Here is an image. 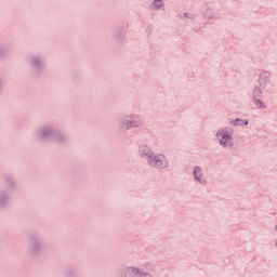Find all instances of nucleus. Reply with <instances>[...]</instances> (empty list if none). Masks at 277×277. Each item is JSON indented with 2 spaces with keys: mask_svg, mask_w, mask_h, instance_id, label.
Segmentation results:
<instances>
[{
  "mask_svg": "<svg viewBox=\"0 0 277 277\" xmlns=\"http://www.w3.org/2000/svg\"><path fill=\"white\" fill-rule=\"evenodd\" d=\"M154 5L156 8H161V0H155Z\"/></svg>",
  "mask_w": 277,
  "mask_h": 277,
  "instance_id": "obj_5",
  "label": "nucleus"
},
{
  "mask_svg": "<svg viewBox=\"0 0 277 277\" xmlns=\"http://www.w3.org/2000/svg\"><path fill=\"white\" fill-rule=\"evenodd\" d=\"M128 274L130 277H146V275L143 273H140V269L137 268H130L128 271Z\"/></svg>",
  "mask_w": 277,
  "mask_h": 277,
  "instance_id": "obj_3",
  "label": "nucleus"
},
{
  "mask_svg": "<svg viewBox=\"0 0 277 277\" xmlns=\"http://www.w3.org/2000/svg\"><path fill=\"white\" fill-rule=\"evenodd\" d=\"M242 124L245 126L248 124V120L242 121Z\"/></svg>",
  "mask_w": 277,
  "mask_h": 277,
  "instance_id": "obj_7",
  "label": "nucleus"
},
{
  "mask_svg": "<svg viewBox=\"0 0 277 277\" xmlns=\"http://www.w3.org/2000/svg\"><path fill=\"white\" fill-rule=\"evenodd\" d=\"M147 161L148 163L155 166L156 168H166V166H168L166 159H159V157L157 156H149Z\"/></svg>",
  "mask_w": 277,
  "mask_h": 277,
  "instance_id": "obj_2",
  "label": "nucleus"
},
{
  "mask_svg": "<svg viewBox=\"0 0 277 277\" xmlns=\"http://www.w3.org/2000/svg\"><path fill=\"white\" fill-rule=\"evenodd\" d=\"M194 174H195V179H196L197 181H200V177L198 176V174H200V169H199L198 167L195 168Z\"/></svg>",
  "mask_w": 277,
  "mask_h": 277,
  "instance_id": "obj_4",
  "label": "nucleus"
},
{
  "mask_svg": "<svg viewBox=\"0 0 277 277\" xmlns=\"http://www.w3.org/2000/svg\"><path fill=\"white\" fill-rule=\"evenodd\" d=\"M220 138V142L222 144V146H233V142H230V140H233V136H230V133L225 132V131H220L217 133Z\"/></svg>",
  "mask_w": 277,
  "mask_h": 277,
  "instance_id": "obj_1",
  "label": "nucleus"
},
{
  "mask_svg": "<svg viewBox=\"0 0 277 277\" xmlns=\"http://www.w3.org/2000/svg\"><path fill=\"white\" fill-rule=\"evenodd\" d=\"M255 105H258V107H262L261 101L256 100V101H255Z\"/></svg>",
  "mask_w": 277,
  "mask_h": 277,
  "instance_id": "obj_6",
  "label": "nucleus"
}]
</instances>
